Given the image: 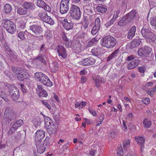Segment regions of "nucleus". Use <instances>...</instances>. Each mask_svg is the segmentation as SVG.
<instances>
[{"label": "nucleus", "mask_w": 156, "mask_h": 156, "mask_svg": "<svg viewBox=\"0 0 156 156\" xmlns=\"http://www.w3.org/2000/svg\"><path fill=\"white\" fill-rule=\"evenodd\" d=\"M116 43V39L113 37L107 36L101 39V44L103 47L112 48L115 45Z\"/></svg>", "instance_id": "nucleus-1"}, {"label": "nucleus", "mask_w": 156, "mask_h": 156, "mask_svg": "<svg viewBox=\"0 0 156 156\" xmlns=\"http://www.w3.org/2000/svg\"><path fill=\"white\" fill-rule=\"evenodd\" d=\"M35 78L44 85L49 87L53 85L52 82L48 78L44 73L41 72H37L34 74Z\"/></svg>", "instance_id": "nucleus-2"}, {"label": "nucleus", "mask_w": 156, "mask_h": 156, "mask_svg": "<svg viewBox=\"0 0 156 156\" xmlns=\"http://www.w3.org/2000/svg\"><path fill=\"white\" fill-rule=\"evenodd\" d=\"M136 16V12L132 10L128 14L123 16L118 23V25L124 26L129 23Z\"/></svg>", "instance_id": "nucleus-3"}, {"label": "nucleus", "mask_w": 156, "mask_h": 156, "mask_svg": "<svg viewBox=\"0 0 156 156\" xmlns=\"http://www.w3.org/2000/svg\"><path fill=\"white\" fill-rule=\"evenodd\" d=\"M17 117L15 111L12 108L7 107L5 109L4 114V117L8 121L13 122Z\"/></svg>", "instance_id": "nucleus-4"}, {"label": "nucleus", "mask_w": 156, "mask_h": 156, "mask_svg": "<svg viewBox=\"0 0 156 156\" xmlns=\"http://www.w3.org/2000/svg\"><path fill=\"white\" fill-rule=\"evenodd\" d=\"M69 13L73 19L76 20H79L81 16L79 8L74 5H71L69 11Z\"/></svg>", "instance_id": "nucleus-5"}, {"label": "nucleus", "mask_w": 156, "mask_h": 156, "mask_svg": "<svg viewBox=\"0 0 156 156\" xmlns=\"http://www.w3.org/2000/svg\"><path fill=\"white\" fill-rule=\"evenodd\" d=\"M6 86L9 88L11 98L15 101L17 100L20 97V94L18 89L14 86L9 84H6Z\"/></svg>", "instance_id": "nucleus-6"}, {"label": "nucleus", "mask_w": 156, "mask_h": 156, "mask_svg": "<svg viewBox=\"0 0 156 156\" xmlns=\"http://www.w3.org/2000/svg\"><path fill=\"white\" fill-rule=\"evenodd\" d=\"M4 27L9 33L13 34L15 31L16 26L12 22L9 20H4L2 23Z\"/></svg>", "instance_id": "nucleus-7"}, {"label": "nucleus", "mask_w": 156, "mask_h": 156, "mask_svg": "<svg viewBox=\"0 0 156 156\" xmlns=\"http://www.w3.org/2000/svg\"><path fill=\"white\" fill-rule=\"evenodd\" d=\"M141 32L142 36L145 38L151 39L152 41L155 40V35L148 27H143L142 29Z\"/></svg>", "instance_id": "nucleus-8"}, {"label": "nucleus", "mask_w": 156, "mask_h": 156, "mask_svg": "<svg viewBox=\"0 0 156 156\" xmlns=\"http://www.w3.org/2000/svg\"><path fill=\"white\" fill-rule=\"evenodd\" d=\"M29 28L32 33V35L36 37H38L43 30V28L40 26L36 24L30 26Z\"/></svg>", "instance_id": "nucleus-9"}, {"label": "nucleus", "mask_w": 156, "mask_h": 156, "mask_svg": "<svg viewBox=\"0 0 156 156\" xmlns=\"http://www.w3.org/2000/svg\"><path fill=\"white\" fill-rule=\"evenodd\" d=\"M69 0H62L60 5V12L62 14L66 13L69 9Z\"/></svg>", "instance_id": "nucleus-10"}, {"label": "nucleus", "mask_w": 156, "mask_h": 156, "mask_svg": "<svg viewBox=\"0 0 156 156\" xmlns=\"http://www.w3.org/2000/svg\"><path fill=\"white\" fill-rule=\"evenodd\" d=\"M16 76L18 80L23 81L25 79H29L31 77V75L26 72H20L16 73Z\"/></svg>", "instance_id": "nucleus-11"}, {"label": "nucleus", "mask_w": 156, "mask_h": 156, "mask_svg": "<svg viewBox=\"0 0 156 156\" xmlns=\"http://www.w3.org/2000/svg\"><path fill=\"white\" fill-rule=\"evenodd\" d=\"M151 52L150 48L145 46L143 48H140L138 51V54L140 56H146L150 54Z\"/></svg>", "instance_id": "nucleus-12"}, {"label": "nucleus", "mask_w": 156, "mask_h": 156, "mask_svg": "<svg viewBox=\"0 0 156 156\" xmlns=\"http://www.w3.org/2000/svg\"><path fill=\"white\" fill-rule=\"evenodd\" d=\"M64 28L69 30L73 28V23L69 19H64L62 22Z\"/></svg>", "instance_id": "nucleus-13"}, {"label": "nucleus", "mask_w": 156, "mask_h": 156, "mask_svg": "<svg viewBox=\"0 0 156 156\" xmlns=\"http://www.w3.org/2000/svg\"><path fill=\"white\" fill-rule=\"evenodd\" d=\"M101 26V21L100 19L98 17L95 20V25L92 29L91 33L93 35H95L98 31Z\"/></svg>", "instance_id": "nucleus-14"}, {"label": "nucleus", "mask_w": 156, "mask_h": 156, "mask_svg": "<svg viewBox=\"0 0 156 156\" xmlns=\"http://www.w3.org/2000/svg\"><path fill=\"white\" fill-rule=\"evenodd\" d=\"M45 132L42 130H37L36 133L35 135V140L36 142L41 141L45 136Z\"/></svg>", "instance_id": "nucleus-15"}, {"label": "nucleus", "mask_w": 156, "mask_h": 156, "mask_svg": "<svg viewBox=\"0 0 156 156\" xmlns=\"http://www.w3.org/2000/svg\"><path fill=\"white\" fill-rule=\"evenodd\" d=\"M120 11L118 9L116 11L114 14L112 18L105 25L109 27L111 25L113 24V23L115 21L120 14Z\"/></svg>", "instance_id": "nucleus-16"}, {"label": "nucleus", "mask_w": 156, "mask_h": 156, "mask_svg": "<svg viewBox=\"0 0 156 156\" xmlns=\"http://www.w3.org/2000/svg\"><path fill=\"white\" fill-rule=\"evenodd\" d=\"M36 145L37 147V152L41 154L43 153L46 149L45 147L44 143L41 141H37L36 142Z\"/></svg>", "instance_id": "nucleus-17"}, {"label": "nucleus", "mask_w": 156, "mask_h": 156, "mask_svg": "<svg viewBox=\"0 0 156 156\" xmlns=\"http://www.w3.org/2000/svg\"><path fill=\"white\" fill-rule=\"evenodd\" d=\"M45 127L50 135L53 134L55 132L56 129L55 126L52 122L45 125Z\"/></svg>", "instance_id": "nucleus-18"}, {"label": "nucleus", "mask_w": 156, "mask_h": 156, "mask_svg": "<svg viewBox=\"0 0 156 156\" xmlns=\"http://www.w3.org/2000/svg\"><path fill=\"white\" fill-rule=\"evenodd\" d=\"M95 62V60L92 58H86L81 62V64L83 66H88L93 65Z\"/></svg>", "instance_id": "nucleus-19"}, {"label": "nucleus", "mask_w": 156, "mask_h": 156, "mask_svg": "<svg viewBox=\"0 0 156 156\" xmlns=\"http://www.w3.org/2000/svg\"><path fill=\"white\" fill-rule=\"evenodd\" d=\"M135 139L138 144H140V151L141 152L143 151L144 149V143L145 142V138L143 137L140 136H135Z\"/></svg>", "instance_id": "nucleus-20"}, {"label": "nucleus", "mask_w": 156, "mask_h": 156, "mask_svg": "<svg viewBox=\"0 0 156 156\" xmlns=\"http://www.w3.org/2000/svg\"><path fill=\"white\" fill-rule=\"evenodd\" d=\"M57 51L58 55L61 56L62 58H65L67 57V53L66 51L62 46H58V48L57 50Z\"/></svg>", "instance_id": "nucleus-21"}, {"label": "nucleus", "mask_w": 156, "mask_h": 156, "mask_svg": "<svg viewBox=\"0 0 156 156\" xmlns=\"http://www.w3.org/2000/svg\"><path fill=\"white\" fill-rule=\"evenodd\" d=\"M136 31V27L134 26H132L129 29L127 35V38L128 39H131L135 35Z\"/></svg>", "instance_id": "nucleus-22"}, {"label": "nucleus", "mask_w": 156, "mask_h": 156, "mask_svg": "<svg viewBox=\"0 0 156 156\" xmlns=\"http://www.w3.org/2000/svg\"><path fill=\"white\" fill-rule=\"evenodd\" d=\"M140 62L139 60L136 59L130 62L127 65V68L129 70L132 69L137 66Z\"/></svg>", "instance_id": "nucleus-23"}, {"label": "nucleus", "mask_w": 156, "mask_h": 156, "mask_svg": "<svg viewBox=\"0 0 156 156\" xmlns=\"http://www.w3.org/2000/svg\"><path fill=\"white\" fill-rule=\"evenodd\" d=\"M99 39L96 37L90 40L86 44L85 48L86 49L91 47L93 44H96L98 41Z\"/></svg>", "instance_id": "nucleus-24"}, {"label": "nucleus", "mask_w": 156, "mask_h": 156, "mask_svg": "<svg viewBox=\"0 0 156 156\" xmlns=\"http://www.w3.org/2000/svg\"><path fill=\"white\" fill-rule=\"evenodd\" d=\"M141 43V41L138 38L132 41L130 44V47L131 48H133L135 47L138 46Z\"/></svg>", "instance_id": "nucleus-25"}, {"label": "nucleus", "mask_w": 156, "mask_h": 156, "mask_svg": "<svg viewBox=\"0 0 156 156\" xmlns=\"http://www.w3.org/2000/svg\"><path fill=\"white\" fill-rule=\"evenodd\" d=\"M119 52V49L116 50L107 58L106 61L107 62H108L112 59L115 57L117 56Z\"/></svg>", "instance_id": "nucleus-26"}, {"label": "nucleus", "mask_w": 156, "mask_h": 156, "mask_svg": "<svg viewBox=\"0 0 156 156\" xmlns=\"http://www.w3.org/2000/svg\"><path fill=\"white\" fill-rule=\"evenodd\" d=\"M81 45L80 43H76L73 46V49L76 53H80L82 51Z\"/></svg>", "instance_id": "nucleus-27"}, {"label": "nucleus", "mask_w": 156, "mask_h": 156, "mask_svg": "<svg viewBox=\"0 0 156 156\" xmlns=\"http://www.w3.org/2000/svg\"><path fill=\"white\" fill-rule=\"evenodd\" d=\"M44 21L51 25H53L54 23V21L51 17L47 15L45 17Z\"/></svg>", "instance_id": "nucleus-28"}, {"label": "nucleus", "mask_w": 156, "mask_h": 156, "mask_svg": "<svg viewBox=\"0 0 156 156\" xmlns=\"http://www.w3.org/2000/svg\"><path fill=\"white\" fill-rule=\"evenodd\" d=\"M34 59V61L39 62L41 63L44 64L46 63L45 59H44L43 56L42 55H38Z\"/></svg>", "instance_id": "nucleus-29"}, {"label": "nucleus", "mask_w": 156, "mask_h": 156, "mask_svg": "<svg viewBox=\"0 0 156 156\" xmlns=\"http://www.w3.org/2000/svg\"><path fill=\"white\" fill-rule=\"evenodd\" d=\"M97 11L101 13H105L107 11V9L105 6L101 5L97 7Z\"/></svg>", "instance_id": "nucleus-30"}, {"label": "nucleus", "mask_w": 156, "mask_h": 156, "mask_svg": "<svg viewBox=\"0 0 156 156\" xmlns=\"http://www.w3.org/2000/svg\"><path fill=\"white\" fill-rule=\"evenodd\" d=\"M24 8L26 9H34L33 5L32 3L25 2L23 4Z\"/></svg>", "instance_id": "nucleus-31"}, {"label": "nucleus", "mask_w": 156, "mask_h": 156, "mask_svg": "<svg viewBox=\"0 0 156 156\" xmlns=\"http://www.w3.org/2000/svg\"><path fill=\"white\" fill-rule=\"evenodd\" d=\"M12 9V7L9 4H6L4 6V10L6 13H10Z\"/></svg>", "instance_id": "nucleus-32"}, {"label": "nucleus", "mask_w": 156, "mask_h": 156, "mask_svg": "<svg viewBox=\"0 0 156 156\" xmlns=\"http://www.w3.org/2000/svg\"><path fill=\"white\" fill-rule=\"evenodd\" d=\"M143 124L145 127L148 128L151 126V121L148 120L147 119H145L143 122Z\"/></svg>", "instance_id": "nucleus-33"}, {"label": "nucleus", "mask_w": 156, "mask_h": 156, "mask_svg": "<svg viewBox=\"0 0 156 156\" xmlns=\"http://www.w3.org/2000/svg\"><path fill=\"white\" fill-rule=\"evenodd\" d=\"M23 124V120L21 119H19L18 120L16 121L13 125H14V126H15L18 129V127L21 126Z\"/></svg>", "instance_id": "nucleus-34"}, {"label": "nucleus", "mask_w": 156, "mask_h": 156, "mask_svg": "<svg viewBox=\"0 0 156 156\" xmlns=\"http://www.w3.org/2000/svg\"><path fill=\"white\" fill-rule=\"evenodd\" d=\"M21 137V134L20 132H18L14 135L12 136V138L15 140H18L20 139Z\"/></svg>", "instance_id": "nucleus-35"}, {"label": "nucleus", "mask_w": 156, "mask_h": 156, "mask_svg": "<svg viewBox=\"0 0 156 156\" xmlns=\"http://www.w3.org/2000/svg\"><path fill=\"white\" fill-rule=\"evenodd\" d=\"M0 97L6 102H8L9 101L8 98L5 96V93L2 90H0Z\"/></svg>", "instance_id": "nucleus-36"}, {"label": "nucleus", "mask_w": 156, "mask_h": 156, "mask_svg": "<svg viewBox=\"0 0 156 156\" xmlns=\"http://www.w3.org/2000/svg\"><path fill=\"white\" fill-rule=\"evenodd\" d=\"M21 147V146H20L19 147H17L15 149L14 153L16 156H20V155L22 153V150H20V148Z\"/></svg>", "instance_id": "nucleus-37"}, {"label": "nucleus", "mask_w": 156, "mask_h": 156, "mask_svg": "<svg viewBox=\"0 0 156 156\" xmlns=\"http://www.w3.org/2000/svg\"><path fill=\"white\" fill-rule=\"evenodd\" d=\"M36 4L39 7L43 8L45 3L42 0H37Z\"/></svg>", "instance_id": "nucleus-38"}, {"label": "nucleus", "mask_w": 156, "mask_h": 156, "mask_svg": "<svg viewBox=\"0 0 156 156\" xmlns=\"http://www.w3.org/2000/svg\"><path fill=\"white\" fill-rule=\"evenodd\" d=\"M99 48H94L91 50V52L92 54L97 56L99 54Z\"/></svg>", "instance_id": "nucleus-39"}, {"label": "nucleus", "mask_w": 156, "mask_h": 156, "mask_svg": "<svg viewBox=\"0 0 156 156\" xmlns=\"http://www.w3.org/2000/svg\"><path fill=\"white\" fill-rule=\"evenodd\" d=\"M4 46L6 49L9 51V53L12 55H14L15 54L13 51H12L10 48L8 44L5 42L4 43Z\"/></svg>", "instance_id": "nucleus-40"}, {"label": "nucleus", "mask_w": 156, "mask_h": 156, "mask_svg": "<svg viewBox=\"0 0 156 156\" xmlns=\"http://www.w3.org/2000/svg\"><path fill=\"white\" fill-rule=\"evenodd\" d=\"M17 12L20 15L26 14L27 13V11L24 10L23 8H19L17 11Z\"/></svg>", "instance_id": "nucleus-41"}, {"label": "nucleus", "mask_w": 156, "mask_h": 156, "mask_svg": "<svg viewBox=\"0 0 156 156\" xmlns=\"http://www.w3.org/2000/svg\"><path fill=\"white\" fill-rule=\"evenodd\" d=\"M41 114H42V115L44 117L45 125L47 124H48V123H49L51 122V119L50 118L47 116H44L41 113Z\"/></svg>", "instance_id": "nucleus-42"}, {"label": "nucleus", "mask_w": 156, "mask_h": 156, "mask_svg": "<svg viewBox=\"0 0 156 156\" xmlns=\"http://www.w3.org/2000/svg\"><path fill=\"white\" fill-rule=\"evenodd\" d=\"M17 129L16 127L14 126V125H13L9 129L8 132V135H11Z\"/></svg>", "instance_id": "nucleus-43"}, {"label": "nucleus", "mask_w": 156, "mask_h": 156, "mask_svg": "<svg viewBox=\"0 0 156 156\" xmlns=\"http://www.w3.org/2000/svg\"><path fill=\"white\" fill-rule=\"evenodd\" d=\"M123 153V149L122 146L119 147L117 151V156H122Z\"/></svg>", "instance_id": "nucleus-44"}, {"label": "nucleus", "mask_w": 156, "mask_h": 156, "mask_svg": "<svg viewBox=\"0 0 156 156\" xmlns=\"http://www.w3.org/2000/svg\"><path fill=\"white\" fill-rule=\"evenodd\" d=\"M25 33L23 32H20L18 34V37L22 40H23L25 39Z\"/></svg>", "instance_id": "nucleus-45"}, {"label": "nucleus", "mask_w": 156, "mask_h": 156, "mask_svg": "<svg viewBox=\"0 0 156 156\" xmlns=\"http://www.w3.org/2000/svg\"><path fill=\"white\" fill-rule=\"evenodd\" d=\"M122 144L123 148L125 149L130 145L129 141V140H125L123 141Z\"/></svg>", "instance_id": "nucleus-46"}, {"label": "nucleus", "mask_w": 156, "mask_h": 156, "mask_svg": "<svg viewBox=\"0 0 156 156\" xmlns=\"http://www.w3.org/2000/svg\"><path fill=\"white\" fill-rule=\"evenodd\" d=\"M39 95L40 97H46L48 96L47 93L44 89L39 93Z\"/></svg>", "instance_id": "nucleus-47"}, {"label": "nucleus", "mask_w": 156, "mask_h": 156, "mask_svg": "<svg viewBox=\"0 0 156 156\" xmlns=\"http://www.w3.org/2000/svg\"><path fill=\"white\" fill-rule=\"evenodd\" d=\"M150 23L153 26H156V17H152L151 18Z\"/></svg>", "instance_id": "nucleus-48"}, {"label": "nucleus", "mask_w": 156, "mask_h": 156, "mask_svg": "<svg viewBox=\"0 0 156 156\" xmlns=\"http://www.w3.org/2000/svg\"><path fill=\"white\" fill-rule=\"evenodd\" d=\"M53 69L54 70H53V72H55L58 69V65L57 62H53Z\"/></svg>", "instance_id": "nucleus-49"}, {"label": "nucleus", "mask_w": 156, "mask_h": 156, "mask_svg": "<svg viewBox=\"0 0 156 156\" xmlns=\"http://www.w3.org/2000/svg\"><path fill=\"white\" fill-rule=\"evenodd\" d=\"M43 8L48 12H50L51 11V8L50 6L49 5H46V3Z\"/></svg>", "instance_id": "nucleus-50"}, {"label": "nucleus", "mask_w": 156, "mask_h": 156, "mask_svg": "<svg viewBox=\"0 0 156 156\" xmlns=\"http://www.w3.org/2000/svg\"><path fill=\"white\" fill-rule=\"evenodd\" d=\"M47 15L44 13L42 12H40L38 14L39 17L43 20H44V19L45 18V17Z\"/></svg>", "instance_id": "nucleus-51"}, {"label": "nucleus", "mask_w": 156, "mask_h": 156, "mask_svg": "<svg viewBox=\"0 0 156 156\" xmlns=\"http://www.w3.org/2000/svg\"><path fill=\"white\" fill-rule=\"evenodd\" d=\"M89 23L87 21L84 22L83 24V25L82 27V28L83 30H85L87 28L88 26Z\"/></svg>", "instance_id": "nucleus-52"}, {"label": "nucleus", "mask_w": 156, "mask_h": 156, "mask_svg": "<svg viewBox=\"0 0 156 156\" xmlns=\"http://www.w3.org/2000/svg\"><path fill=\"white\" fill-rule=\"evenodd\" d=\"M44 89H43L42 86L40 85H37V88L36 89L37 93L39 94Z\"/></svg>", "instance_id": "nucleus-53"}, {"label": "nucleus", "mask_w": 156, "mask_h": 156, "mask_svg": "<svg viewBox=\"0 0 156 156\" xmlns=\"http://www.w3.org/2000/svg\"><path fill=\"white\" fill-rule=\"evenodd\" d=\"M65 45L67 48L70 47L72 46V42L69 40H68L66 42Z\"/></svg>", "instance_id": "nucleus-54"}, {"label": "nucleus", "mask_w": 156, "mask_h": 156, "mask_svg": "<svg viewBox=\"0 0 156 156\" xmlns=\"http://www.w3.org/2000/svg\"><path fill=\"white\" fill-rule=\"evenodd\" d=\"M34 121L35 122V123L36 122L38 124L40 123L41 122L42 120L38 117H37L35 118Z\"/></svg>", "instance_id": "nucleus-55"}, {"label": "nucleus", "mask_w": 156, "mask_h": 156, "mask_svg": "<svg viewBox=\"0 0 156 156\" xmlns=\"http://www.w3.org/2000/svg\"><path fill=\"white\" fill-rule=\"evenodd\" d=\"M42 103L43 105H45L50 110L51 109V106L48 104L45 101H42Z\"/></svg>", "instance_id": "nucleus-56"}, {"label": "nucleus", "mask_w": 156, "mask_h": 156, "mask_svg": "<svg viewBox=\"0 0 156 156\" xmlns=\"http://www.w3.org/2000/svg\"><path fill=\"white\" fill-rule=\"evenodd\" d=\"M139 71L141 73H144L145 70V68L143 67H139L138 68Z\"/></svg>", "instance_id": "nucleus-57"}, {"label": "nucleus", "mask_w": 156, "mask_h": 156, "mask_svg": "<svg viewBox=\"0 0 156 156\" xmlns=\"http://www.w3.org/2000/svg\"><path fill=\"white\" fill-rule=\"evenodd\" d=\"M150 101V100L149 98H146L142 100V102L145 104L147 105L149 104Z\"/></svg>", "instance_id": "nucleus-58"}, {"label": "nucleus", "mask_w": 156, "mask_h": 156, "mask_svg": "<svg viewBox=\"0 0 156 156\" xmlns=\"http://www.w3.org/2000/svg\"><path fill=\"white\" fill-rule=\"evenodd\" d=\"M85 11L87 13V14L89 15H90L93 13V11L92 10V9H86Z\"/></svg>", "instance_id": "nucleus-59"}, {"label": "nucleus", "mask_w": 156, "mask_h": 156, "mask_svg": "<svg viewBox=\"0 0 156 156\" xmlns=\"http://www.w3.org/2000/svg\"><path fill=\"white\" fill-rule=\"evenodd\" d=\"M89 111L90 113L93 116H95L97 115V114L95 111L90 109H89Z\"/></svg>", "instance_id": "nucleus-60"}, {"label": "nucleus", "mask_w": 156, "mask_h": 156, "mask_svg": "<svg viewBox=\"0 0 156 156\" xmlns=\"http://www.w3.org/2000/svg\"><path fill=\"white\" fill-rule=\"evenodd\" d=\"M87 102L86 101H83L80 103V108H83L87 104Z\"/></svg>", "instance_id": "nucleus-61"}, {"label": "nucleus", "mask_w": 156, "mask_h": 156, "mask_svg": "<svg viewBox=\"0 0 156 156\" xmlns=\"http://www.w3.org/2000/svg\"><path fill=\"white\" fill-rule=\"evenodd\" d=\"M12 70L13 72L16 73V72H20V68L14 67L12 68Z\"/></svg>", "instance_id": "nucleus-62"}, {"label": "nucleus", "mask_w": 156, "mask_h": 156, "mask_svg": "<svg viewBox=\"0 0 156 156\" xmlns=\"http://www.w3.org/2000/svg\"><path fill=\"white\" fill-rule=\"evenodd\" d=\"M81 81L82 83H85L87 80V78L84 76H81Z\"/></svg>", "instance_id": "nucleus-63"}, {"label": "nucleus", "mask_w": 156, "mask_h": 156, "mask_svg": "<svg viewBox=\"0 0 156 156\" xmlns=\"http://www.w3.org/2000/svg\"><path fill=\"white\" fill-rule=\"evenodd\" d=\"M84 121L85 122H86V123L89 124H91L92 123L91 120L86 118L84 119Z\"/></svg>", "instance_id": "nucleus-64"}]
</instances>
